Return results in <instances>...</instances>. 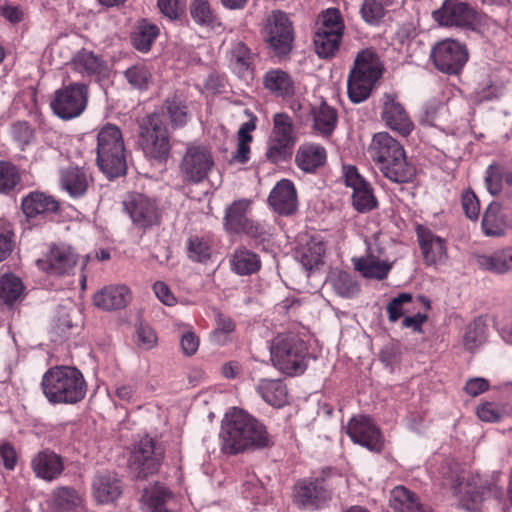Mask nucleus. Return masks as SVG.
<instances>
[{
    "label": "nucleus",
    "instance_id": "aec40b11",
    "mask_svg": "<svg viewBox=\"0 0 512 512\" xmlns=\"http://www.w3.org/2000/svg\"><path fill=\"white\" fill-rule=\"evenodd\" d=\"M267 42L272 50L279 56L291 51L294 40L292 23L286 13L274 11L268 21Z\"/></svg>",
    "mask_w": 512,
    "mask_h": 512
},
{
    "label": "nucleus",
    "instance_id": "5fc2aeb1",
    "mask_svg": "<svg viewBox=\"0 0 512 512\" xmlns=\"http://www.w3.org/2000/svg\"><path fill=\"white\" fill-rule=\"evenodd\" d=\"M352 201L354 208L361 213L368 212L377 206V200L369 183L353 191Z\"/></svg>",
    "mask_w": 512,
    "mask_h": 512
},
{
    "label": "nucleus",
    "instance_id": "6e6d98bb",
    "mask_svg": "<svg viewBox=\"0 0 512 512\" xmlns=\"http://www.w3.org/2000/svg\"><path fill=\"white\" fill-rule=\"evenodd\" d=\"M165 109L174 127H182L187 123V107L179 98H168L165 102Z\"/></svg>",
    "mask_w": 512,
    "mask_h": 512
},
{
    "label": "nucleus",
    "instance_id": "dca6fc26",
    "mask_svg": "<svg viewBox=\"0 0 512 512\" xmlns=\"http://www.w3.org/2000/svg\"><path fill=\"white\" fill-rule=\"evenodd\" d=\"M250 204L249 200L240 199L227 207L224 217L225 228L232 233H244L255 239H264L265 226L253 222L248 217Z\"/></svg>",
    "mask_w": 512,
    "mask_h": 512
},
{
    "label": "nucleus",
    "instance_id": "603ef678",
    "mask_svg": "<svg viewBox=\"0 0 512 512\" xmlns=\"http://www.w3.org/2000/svg\"><path fill=\"white\" fill-rule=\"evenodd\" d=\"M344 24L340 11L336 8L327 9L321 15V23L316 32H327L343 36Z\"/></svg>",
    "mask_w": 512,
    "mask_h": 512
},
{
    "label": "nucleus",
    "instance_id": "0e129e2a",
    "mask_svg": "<svg viewBox=\"0 0 512 512\" xmlns=\"http://www.w3.org/2000/svg\"><path fill=\"white\" fill-rule=\"evenodd\" d=\"M157 342V337L154 330L148 325H139L136 332V343L144 349L149 350L154 347Z\"/></svg>",
    "mask_w": 512,
    "mask_h": 512
},
{
    "label": "nucleus",
    "instance_id": "37998d69",
    "mask_svg": "<svg viewBox=\"0 0 512 512\" xmlns=\"http://www.w3.org/2000/svg\"><path fill=\"white\" fill-rule=\"evenodd\" d=\"M159 35V27L156 24L142 20L132 36L133 46L141 52H148Z\"/></svg>",
    "mask_w": 512,
    "mask_h": 512
},
{
    "label": "nucleus",
    "instance_id": "de8ad7c7",
    "mask_svg": "<svg viewBox=\"0 0 512 512\" xmlns=\"http://www.w3.org/2000/svg\"><path fill=\"white\" fill-rule=\"evenodd\" d=\"M337 124L336 110L323 103L314 112V128L322 135H330Z\"/></svg>",
    "mask_w": 512,
    "mask_h": 512
},
{
    "label": "nucleus",
    "instance_id": "423d86ee",
    "mask_svg": "<svg viewBox=\"0 0 512 512\" xmlns=\"http://www.w3.org/2000/svg\"><path fill=\"white\" fill-rule=\"evenodd\" d=\"M381 75L382 63L378 55L369 49L359 52L347 79L349 99L356 104L365 101Z\"/></svg>",
    "mask_w": 512,
    "mask_h": 512
},
{
    "label": "nucleus",
    "instance_id": "39448f33",
    "mask_svg": "<svg viewBox=\"0 0 512 512\" xmlns=\"http://www.w3.org/2000/svg\"><path fill=\"white\" fill-rule=\"evenodd\" d=\"M97 164L109 178L125 174L127 169L125 145L119 127L106 124L97 134Z\"/></svg>",
    "mask_w": 512,
    "mask_h": 512
},
{
    "label": "nucleus",
    "instance_id": "c756f323",
    "mask_svg": "<svg viewBox=\"0 0 512 512\" xmlns=\"http://www.w3.org/2000/svg\"><path fill=\"white\" fill-rule=\"evenodd\" d=\"M326 159L325 148L315 143L301 144L295 155L296 165L306 173H314L325 164Z\"/></svg>",
    "mask_w": 512,
    "mask_h": 512
},
{
    "label": "nucleus",
    "instance_id": "2f4dec72",
    "mask_svg": "<svg viewBox=\"0 0 512 512\" xmlns=\"http://www.w3.org/2000/svg\"><path fill=\"white\" fill-rule=\"evenodd\" d=\"M478 266L495 274H505L512 271V246H506L490 254L476 256Z\"/></svg>",
    "mask_w": 512,
    "mask_h": 512
},
{
    "label": "nucleus",
    "instance_id": "8fccbe9b",
    "mask_svg": "<svg viewBox=\"0 0 512 512\" xmlns=\"http://www.w3.org/2000/svg\"><path fill=\"white\" fill-rule=\"evenodd\" d=\"M334 291L344 298H351L359 292V286L353 276L347 272L340 271L335 273L332 278Z\"/></svg>",
    "mask_w": 512,
    "mask_h": 512
},
{
    "label": "nucleus",
    "instance_id": "4d7b16f0",
    "mask_svg": "<svg viewBox=\"0 0 512 512\" xmlns=\"http://www.w3.org/2000/svg\"><path fill=\"white\" fill-rule=\"evenodd\" d=\"M187 249L188 257L197 262L206 261L211 254V249L208 243L197 236L189 238Z\"/></svg>",
    "mask_w": 512,
    "mask_h": 512
},
{
    "label": "nucleus",
    "instance_id": "338daca9",
    "mask_svg": "<svg viewBox=\"0 0 512 512\" xmlns=\"http://www.w3.org/2000/svg\"><path fill=\"white\" fill-rule=\"evenodd\" d=\"M485 182L488 191L496 195L501 191V168L497 164H491L486 171Z\"/></svg>",
    "mask_w": 512,
    "mask_h": 512
},
{
    "label": "nucleus",
    "instance_id": "f03ea898",
    "mask_svg": "<svg viewBox=\"0 0 512 512\" xmlns=\"http://www.w3.org/2000/svg\"><path fill=\"white\" fill-rule=\"evenodd\" d=\"M369 154L383 175L390 181L408 183L413 180L414 166L407 161L403 146L387 132L374 135Z\"/></svg>",
    "mask_w": 512,
    "mask_h": 512
},
{
    "label": "nucleus",
    "instance_id": "393cba45",
    "mask_svg": "<svg viewBox=\"0 0 512 512\" xmlns=\"http://www.w3.org/2000/svg\"><path fill=\"white\" fill-rule=\"evenodd\" d=\"M31 468L37 478L51 482L62 474L64 463L60 455L45 449L32 457Z\"/></svg>",
    "mask_w": 512,
    "mask_h": 512
},
{
    "label": "nucleus",
    "instance_id": "c9c22d12",
    "mask_svg": "<svg viewBox=\"0 0 512 512\" xmlns=\"http://www.w3.org/2000/svg\"><path fill=\"white\" fill-rule=\"evenodd\" d=\"M481 228L487 237H502L506 234L507 219L500 204L490 203L485 209Z\"/></svg>",
    "mask_w": 512,
    "mask_h": 512
},
{
    "label": "nucleus",
    "instance_id": "774afa93",
    "mask_svg": "<svg viewBox=\"0 0 512 512\" xmlns=\"http://www.w3.org/2000/svg\"><path fill=\"white\" fill-rule=\"evenodd\" d=\"M477 416L484 422H496L502 416V410L492 402H486L477 407Z\"/></svg>",
    "mask_w": 512,
    "mask_h": 512
},
{
    "label": "nucleus",
    "instance_id": "f257e3e1",
    "mask_svg": "<svg viewBox=\"0 0 512 512\" xmlns=\"http://www.w3.org/2000/svg\"><path fill=\"white\" fill-rule=\"evenodd\" d=\"M219 436L222 451L228 454L263 448L269 443L265 427L246 411L238 408H232L225 414Z\"/></svg>",
    "mask_w": 512,
    "mask_h": 512
},
{
    "label": "nucleus",
    "instance_id": "4c0bfd02",
    "mask_svg": "<svg viewBox=\"0 0 512 512\" xmlns=\"http://www.w3.org/2000/svg\"><path fill=\"white\" fill-rule=\"evenodd\" d=\"M256 390L269 405L280 408L287 403V388L280 379H260Z\"/></svg>",
    "mask_w": 512,
    "mask_h": 512
},
{
    "label": "nucleus",
    "instance_id": "cd10ccee",
    "mask_svg": "<svg viewBox=\"0 0 512 512\" xmlns=\"http://www.w3.org/2000/svg\"><path fill=\"white\" fill-rule=\"evenodd\" d=\"M131 297V292L125 285H110L95 293L93 301L103 310H116L124 308Z\"/></svg>",
    "mask_w": 512,
    "mask_h": 512
},
{
    "label": "nucleus",
    "instance_id": "a19ab883",
    "mask_svg": "<svg viewBox=\"0 0 512 512\" xmlns=\"http://www.w3.org/2000/svg\"><path fill=\"white\" fill-rule=\"evenodd\" d=\"M56 512H79L83 508V497L71 487H60L53 492Z\"/></svg>",
    "mask_w": 512,
    "mask_h": 512
},
{
    "label": "nucleus",
    "instance_id": "6e6552de",
    "mask_svg": "<svg viewBox=\"0 0 512 512\" xmlns=\"http://www.w3.org/2000/svg\"><path fill=\"white\" fill-rule=\"evenodd\" d=\"M138 144L147 158L162 162L169 157L168 130L159 114L153 113L141 119Z\"/></svg>",
    "mask_w": 512,
    "mask_h": 512
},
{
    "label": "nucleus",
    "instance_id": "e433bc0d",
    "mask_svg": "<svg viewBox=\"0 0 512 512\" xmlns=\"http://www.w3.org/2000/svg\"><path fill=\"white\" fill-rule=\"evenodd\" d=\"M390 506L394 512H431L415 493L404 486H397L391 491Z\"/></svg>",
    "mask_w": 512,
    "mask_h": 512
},
{
    "label": "nucleus",
    "instance_id": "a18cd8bd",
    "mask_svg": "<svg viewBox=\"0 0 512 512\" xmlns=\"http://www.w3.org/2000/svg\"><path fill=\"white\" fill-rule=\"evenodd\" d=\"M326 247L319 238H311L309 242L302 248L300 252V262L310 270L322 262Z\"/></svg>",
    "mask_w": 512,
    "mask_h": 512
},
{
    "label": "nucleus",
    "instance_id": "5701e85b",
    "mask_svg": "<svg viewBox=\"0 0 512 512\" xmlns=\"http://www.w3.org/2000/svg\"><path fill=\"white\" fill-rule=\"evenodd\" d=\"M382 119L389 128L403 136L409 135L414 127L405 108L394 93H385L383 96Z\"/></svg>",
    "mask_w": 512,
    "mask_h": 512
},
{
    "label": "nucleus",
    "instance_id": "c85d7f7f",
    "mask_svg": "<svg viewBox=\"0 0 512 512\" xmlns=\"http://www.w3.org/2000/svg\"><path fill=\"white\" fill-rule=\"evenodd\" d=\"M21 207L26 217L34 218L39 215L56 212L59 208V203L51 195L40 191H33L23 197Z\"/></svg>",
    "mask_w": 512,
    "mask_h": 512
},
{
    "label": "nucleus",
    "instance_id": "864d4df0",
    "mask_svg": "<svg viewBox=\"0 0 512 512\" xmlns=\"http://www.w3.org/2000/svg\"><path fill=\"white\" fill-rule=\"evenodd\" d=\"M124 75L128 83L139 90L147 89L151 82V73L144 64L129 67Z\"/></svg>",
    "mask_w": 512,
    "mask_h": 512
},
{
    "label": "nucleus",
    "instance_id": "ddd939ff",
    "mask_svg": "<svg viewBox=\"0 0 512 512\" xmlns=\"http://www.w3.org/2000/svg\"><path fill=\"white\" fill-rule=\"evenodd\" d=\"M78 259L79 255L71 245L60 242L51 244L36 264L48 275L62 277L74 271Z\"/></svg>",
    "mask_w": 512,
    "mask_h": 512
},
{
    "label": "nucleus",
    "instance_id": "20e7f679",
    "mask_svg": "<svg viewBox=\"0 0 512 512\" xmlns=\"http://www.w3.org/2000/svg\"><path fill=\"white\" fill-rule=\"evenodd\" d=\"M273 365L288 376L305 372L308 366V347L305 341L293 332L280 333L270 343Z\"/></svg>",
    "mask_w": 512,
    "mask_h": 512
},
{
    "label": "nucleus",
    "instance_id": "58836bf2",
    "mask_svg": "<svg viewBox=\"0 0 512 512\" xmlns=\"http://www.w3.org/2000/svg\"><path fill=\"white\" fill-rule=\"evenodd\" d=\"M229 262L231 270L240 276L254 274L261 268V260L258 254L245 247L235 249Z\"/></svg>",
    "mask_w": 512,
    "mask_h": 512
},
{
    "label": "nucleus",
    "instance_id": "9d476101",
    "mask_svg": "<svg viewBox=\"0 0 512 512\" xmlns=\"http://www.w3.org/2000/svg\"><path fill=\"white\" fill-rule=\"evenodd\" d=\"M215 167L212 150L202 143H188L179 163L184 182L200 184L208 179Z\"/></svg>",
    "mask_w": 512,
    "mask_h": 512
},
{
    "label": "nucleus",
    "instance_id": "1a4fd4ad",
    "mask_svg": "<svg viewBox=\"0 0 512 512\" xmlns=\"http://www.w3.org/2000/svg\"><path fill=\"white\" fill-rule=\"evenodd\" d=\"M433 18L441 26L480 31L489 18L465 2L445 0L441 8L433 12Z\"/></svg>",
    "mask_w": 512,
    "mask_h": 512
},
{
    "label": "nucleus",
    "instance_id": "473e14b6",
    "mask_svg": "<svg viewBox=\"0 0 512 512\" xmlns=\"http://www.w3.org/2000/svg\"><path fill=\"white\" fill-rule=\"evenodd\" d=\"M253 55L249 48L242 41H235L231 44L228 52L229 66L240 78L252 76Z\"/></svg>",
    "mask_w": 512,
    "mask_h": 512
},
{
    "label": "nucleus",
    "instance_id": "e2e57ef3",
    "mask_svg": "<svg viewBox=\"0 0 512 512\" xmlns=\"http://www.w3.org/2000/svg\"><path fill=\"white\" fill-rule=\"evenodd\" d=\"M11 135L22 149L30 144L34 138L33 130L27 122L15 123L11 128Z\"/></svg>",
    "mask_w": 512,
    "mask_h": 512
},
{
    "label": "nucleus",
    "instance_id": "a878e982",
    "mask_svg": "<svg viewBox=\"0 0 512 512\" xmlns=\"http://www.w3.org/2000/svg\"><path fill=\"white\" fill-rule=\"evenodd\" d=\"M122 492V481L113 472H102L93 478L92 495L100 504L113 503Z\"/></svg>",
    "mask_w": 512,
    "mask_h": 512
},
{
    "label": "nucleus",
    "instance_id": "f8f14e48",
    "mask_svg": "<svg viewBox=\"0 0 512 512\" xmlns=\"http://www.w3.org/2000/svg\"><path fill=\"white\" fill-rule=\"evenodd\" d=\"M296 137L292 118L286 113H276L273 116V128L268 141L267 158L278 163L292 153Z\"/></svg>",
    "mask_w": 512,
    "mask_h": 512
},
{
    "label": "nucleus",
    "instance_id": "7c9ffc66",
    "mask_svg": "<svg viewBox=\"0 0 512 512\" xmlns=\"http://www.w3.org/2000/svg\"><path fill=\"white\" fill-rule=\"evenodd\" d=\"M423 304L426 311L431 308V302L424 296L414 298L411 293L403 292L392 298L387 304L386 311L390 322L398 321L402 316L411 313L417 304Z\"/></svg>",
    "mask_w": 512,
    "mask_h": 512
},
{
    "label": "nucleus",
    "instance_id": "4be33fe9",
    "mask_svg": "<svg viewBox=\"0 0 512 512\" xmlns=\"http://www.w3.org/2000/svg\"><path fill=\"white\" fill-rule=\"evenodd\" d=\"M416 235L424 263L428 266L442 265L448 259L447 245L443 238L429 228L417 225Z\"/></svg>",
    "mask_w": 512,
    "mask_h": 512
},
{
    "label": "nucleus",
    "instance_id": "3c124183",
    "mask_svg": "<svg viewBox=\"0 0 512 512\" xmlns=\"http://www.w3.org/2000/svg\"><path fill=\"white\" fill-rule=\"evenodd\" d=\"M20 181L21 176L17 167L9 162L0 161V193H10Z\"/></svg>",
    "mask_w": 512,
    "mask_h": 512
},
{
    "label": "nucleus",
    "instance_id": "bf43d9fd",
    "mask_svg": "<svg viewBox=\"0 0 512 512\" xmlns=\"http://www.w3.org/2000/svg\"><path fill=\"white\" fill-rule=\"evenodd\" d=\"M360 12L368 24H377L384 16V8L377 0H364Z\"/></svg>",
    "mask_w": 512,
    "mask_h": 512
},
{
    "label": "nucleus",
    "instance_id": "13d9d810",
    "mask_svg": "<svg viewBox=\"0 0 512 512\" xmlns=\"http://www.w3.org/2000/svg\"><path fill=\"white\" fill-rule=\"evenodd\" d=\"M14 244V233L11 225L0 220V262L11 254Z\"/></svg>",
    "mask_w": 512,
    "mask_h": 512
},
{
    "label": "nucleus",
    "instance_id": "09e8293b",
    "mask_svg": "<svg viewBox=\"0 0 512 512\" xmlns=\"http://www.w3.org/2000/svg\"><path fill=\"white\" fill-rule=\"evenodd\" d=\"M342 36L340 34L315 32L314 45L316 53L321 58H328L333 56L338 50Z\"/></svg>",
    "mask_w": 512,
    "mask_h": 512
},
{
    "label": "nucleus",
    "instance_id": "9b49d317",
    "mask_svg": "<svg viewBox=\"0 0 512 512\" xmlns=\"http://www.w3.org/2000/svg\"><path fill=\"white\" fill-rule=\"evenodd\" d=\"M89 97L87 85L73 83L55 91L51 108L63 120L79 117L86 109Z\"/></svg>",
    "mask_w": 512,
    "mask_h": 512
},
{
    "label": "nucleus",
    "instance_id": "f704fd0d",
    "mask_svg": "<svg viewBox=\"0 0 512 512\" xmlns=\"http://www.w3.org/2000/svg\"><path fill=\"white\" fill-rule=\"evenodd\" d=\"M72 65L82 77L98 78L106 71L105 62L92 51L82 49L72 59Z\"/></svg>",
    "mask_w": 512,
    "mask_h": 512
},
{
    "label": "nucleus",
    "instance_id": "f3484780",
    "mask_svg": "<svg viewBox=\"0 0 512 512\" xmlns=\"http://www.w3.org/2000/svg\"><path fill=\"white\" fill-rule=\"evenodd\" d=\"M332 497L323 479L310 478L299 480L293 489L294 503L306 510H318L326 505Z\"/></svg>",
    "mask_w": 512,
    "mask_h": 512
},
{
    "label": "nucleus",
    "instance_id": "0eeeda50",
    "mask_svg": "<svg viewBox=\"0 0 512 512\" xmlns=\"http://www.w3.org/2000/svg\"><path fill=\"white\" fill-rule=\"evenodd\" d=\"M451 488L460 506L466 510H474L486 496L495 499L503 497V489L495 481L483 482L478 474L470 471H461L451 476Z\"/></svg>",
    "mask_w": 512,
    "mask_h": 512
},
{
    "label": "nucleus",
    "instance_id": "69168bd1",
    "mask_svg": "<svg viewBox=\"0 0 512 512\" xmlns=\"http://www.w3.org/2000/svg\"><path fill=\"white\" fill-rule=\"evenodd\" d=\"M0 460L6 470L13 471L16 468L18 455L13 445L0 442Z\"/></svg>",
    "mask_w": 512,
    "mask_h": 512
},
{
    "label": "nucleus",
    "instance_id": "7ed1b4c3",
    "mask_svg": "<svg viewBox=\"0 0 512 512\" xmlns=\"http://www.w3.org/2000/svg\"><path fill=\"white\" fill-rule=\"evenodd\" d=\"M41 385L45 397L53 404H75L85 397L87 391L83 374L69 366L48 369Z\"/></svg>",
    "mask_w": 512,
    "mask_h": 512
},
{
    "label": "nucleus",
    "instance_id": "49530a36",
    "mask_svg": "<svg viewBox=\"0 0 512 512\" xmlns=\"http://www.w3.org/2000/svg\"><path fill=\"white\" fill-rule=\"evenodd\" d=\"M487 326L482 319H477L467 325L464 336L463 346L468 351H474L483 345L486 341Z\"/></svg>",
    "mask_w": 512,
    "mask_h": 512
},
{
    "label": "nucleus",
    "instance_id": "a211bd4d",
    "mask_svg": "<svg viewBox=\"0 0 512 512\" xmlns=\"http://www.w3.org/2000/svg\"><path fill=\"white\" fill-rule=\"evenodd\" d=\"M366 244V254L352 259L354 267L365 278L384 280L392 268V263L386 258L377 238L366 241Z\"/></svg>",
    "mask_w": 512,
    "mask_h": 512
},
{
    "label": "nucleus",
    "instance_id": "b1692460",
    "mask_svg": "<svg viewBox=\"0 0 512 512\" xmlns=\"http://www.w3.org/2000/svg\"><path fill=\"white\" fill-rule=\"evenodd\" d=\"M268 201L275 212L280 215L294 213L298 206L297 193L291 180L282 179L271 190Z\"/></svg>",
    "mask_w": 512,
    "mask_h": 512
},
{
    "label": "nucleus",
    "instance_id": "4468645a",
    "mask_svg": "<svg viewBox=\"0 0 512 512\" xmlns=\"http://www.w3.org/2000/svg\"><path fill=\"white\" fill-rule=\"evenodd\" d=\"M162 459V449L146 436L133 447L128 465L131 473L140 479L157 472Z\"/></svg>",
    "mask_w": 512,
    "mask_h": 512
},
{
    "label": "nucleus",
    "instance_id": "6ab92c4d",
    "mask_svg": "<svg viewBox=\"0 0 512 512\" xmlns=\"http://www.w3.org/2000/svg\"><path fill=\"white\" fill-rule=\"evenodd\" d=\"M431 58L439 71L456 74L467 62L468 52L466 47L458 41L445 39L432 48Z\"/></svg>",
    "mask_w": 512,
    "mask_h": 512
},
{
    "label": "nucleus",
    "instance_id": "2eb2a0df",
    "mask_svg": "<svg viewBox=\"0 0 512 512\" xmlns=\"http://www.w3.org/2000/svg\"><path fill=\"white\" fill-rule=\"evenodd\" d=\"M123 208L132 223L139 228L147 229L160 221V210L156 199L145 194H128L123 200Z\"/></svg>",
    "mask_w": 512,
    "mask_h": 512
},
{
    "label": "nucleus",
    "instance_id": "052dcab7",
    "mask_svg": "<svg viewBox=\"0 0 512 512\" xmlns=\"http://www.w3.org/2000/svg\"><path fill=\"white\" fill-rule=\"evenodd\" d=\"M461 204L467 218L477 220L480 213V203L475 193L468 189L462 192Z\"/></svg>",
    "mask_w": 512,
    "mask_h": 512
},
{
    "label": "nucleus",
    "instance_id": "412c9836",
    "mask_svg": "<svg viewBox=\"0 0 512 512\" xmlns=\"http://www.w3.org/2000/svg\"><path fill=\"white\" fill-rule=\"evenodd\" d=\"M347 434L350 439L372 452H380L383 449V439L379 428L368 416H357L349 420Z\"/></svg>",
    "mask_w": 512,
    "mask_h": 512
},
{
    "label": "nucleus",
    "instance_id": "72a5a7b5",
    "mask_svg": "<svg viewBox=\"0 0 512 512\" xmlns=\"http://www.w3.org/2000/svg\"><path fill=\"white\" fill-rule=\"evenodd\" d=\"M171 497V492L165 486L149 484L140 499L141 509L145 512H169L166 503Z\"/></svg>",
    "mask_w": 512,
    "mask_h": 512
},
{
    "label": "nucleus",
    "instance_id": "ea45409f",
    "mask_svg": "<svg viewBox=\"0 0 512 512\" xmlns=\"http://www.w3.org/2000/svg\"><path fill=\"white\" fill-rule=\"evenodd\" d=\"M264 87L277 97H289L294 94V81L281 69L267 71L263 78Z\"/></svg>",
    "mask_w": 512,
    "mask_h": 512
},
{
    "label": "nucleus",
    "instance_id": "bb28decb",
    "mask_svg": "<svg viewBox=\"0 0 512 512\" xmlns=\"http://www.w3.org/2000/svg\"><path fill=\"white\" fill-rule=\"evenodd\" d=\"M60 185L71 197L83 196L91 181V175L84 167L69 165L59 171Z\"/></svg>",
    "mask_w": 512,
    "mask_h": 512
},
{
    "label": "nucleus",
    "instance_id": "c03bdc74",
    "mask_svg": "<svg viewBox=\"0 0 512 512\" xmlns=\"http://www.w3.org/2000/svg\"><path fill=\"white\" fill-rule=\"evenodd\" d=\"M24 291L21 279L13 274H4L0 277V303L12 305L20 299Z\"/></svg>",
    "mask_w": 512,
    "mask_h": 512
},
{
    "label": "nucleus",
    "instance_id": "680f3d73",
    "mask_svg": "<svg viewBox=\"0 0 512 512\" xmlns=\"http://www.w3.org/2000/svg\"><path fill=\"white\" fill-rule=\"evenodd\" d=\"M157 5L161 14L170 20L178 19L185 10L181 0H157Z\"/></svg>",
    "mask_w": 512,
    "mask_h": 512
},
{
    "label": "nucleus",
    "instance_id": "79ce46f5",
    "mask_svg": "<svg viewBox=\"0 0 512 512\" xmlns=\"http://www.w3.org/2000/svg\"><path fill=\"white\" fill-rule=\"evenodd\" d=\"M190 15L199 26L212 30L222 26L220 19L211 9L208 0H192L190 3Z\"/></svg>",
    "mask_w": 512,
    "mask_h": 512
}]
</instances>
